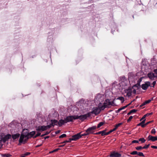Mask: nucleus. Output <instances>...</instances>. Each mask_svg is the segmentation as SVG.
<instances>
[{
    "label": "nucleus",
    "mask_w": 157,
    "mask_h": 157,
    "mask_svg": "<svg viewBox=\"0 0 157 157\" xmlns=\"http://www.w3.org/2000/svg\"><path fill=\"white\" fill-rule=\"evenodd\" d=\"M11 137V135L10 134H7L5 135L3 137L0 138V141H2L4 143L8 141Z\"/></svg>",
    "instance_id": "f03ea898"
},
{
    "label": "nucleus",
    "mask_w": 157,
    "mask_h": 157,
    "mask_svg": "<svg viewBox=\"0 0 157 157\" xmlns=\"http://www.w3.org/2000/svg\"><path fill=\"white\" fill-rule=\"evenodd\" d=\"M41 133L40 132H38L36 134L37 136H39L40 135Z\"/></svg>",
    "instance_id": "5fc2aeb1"
},
{
    "label": "nucleus",
    "mask_w": 157,
    "mask_h": 157,
    "mask_svg": "<svg viewBox=\"0 0 157 157\" xmlns=\"http://www.w3.org/2000/svg\"><path fill=\"white\" fill-rule=\"evenodd\" d=\"M29 133V134L30 136L31 137H32L34 136V135L35 134L36 132L35 131H32L31 132H30Z\"/></svg>",
    "instance_id": "393cba45"
},
{
    "label": "nucleus",
    "mask_w": 157,
    "mask_h": 157,
    "mask_svg": "<svg viewBox=\"0 0 157 157\" xmlns=\"http://www.w3.org/2000/svg\"><path fill=\"white\" fill-rule=\"evenodd\" d=\"M135 148L137 150H140L141 149H142V147L141 146H140L136 147Z\"/></svg>",
    "instance_id": "f704fd0d"
},
{
    "label": "nucleus",
    "mask_w": 157,
    "mask_h": 157,
    "mask_svg": "<svg viewBox=\"0 0 157 157\" xmlns=\"http://www.w3.org/2000/svg\"><path fill=\"white\" fill-rule=\"evenodd\" d=\"M139 141H141L142 143H144L146 141V140L144 138H140L139 140Z\"/></svg>",
    "instance_id": "c85d7f7f"
},
{
    "label": "nucleus",
    "mask_w": 157,
    "mask_h": 157,
    "mask_svg": "<svg viewBox=\"0 0 157 157\" xmlns=\"http://www.w3.org/2000/svg\"><path fill=\"white\" fill-rule=\"evenodd\" d=\"M141 87L144 90H146L147 88V82H146L145 84H142Z\"/></svg>",
    "instance_id": "aec40b11"
},
{
    "label": "nucleus",
    "mask_w": 157,
    "mask_h": 157,
    "mask_svg": "<svg viewBox=\"0 0 157 157\" xmlns=\"http://www.w3.org/2000/svg\"><path fill=\"white\" fill-rule=\"evenodd\" d=\"M36 130L37 132H41L46 130V128L45 126H39L36 127Z\"/></svg>",
    "instance_id": "1a4fd4ad"
},
{
    "label": "nucleus",
    "mask_w": 157,
    "mask_h": 157,
    "mask_svg": "<svg viewBox=\"0 0 157 157\" xmlns=\"http://www.w3.org/2000/svg\"><path fill=\"white\" fill-rule=\"evenodd\" d=\"M153 99V98H151V99L148 100V103H150L151 100Z\"/></svg>",
    "instance_id": "864d4df0"
},
{
    "label": "nucleus",
    "mask_w": 157,
    "mask_h": 157,
    "mask_svg": "<svg viewBox=\"0 0 157 157\" xmlns=\"http://www.w3.org/2000/svg\"><path fill=\"white\" fill-rule=\"evenodd\" d=\"M50 132L47 131L44 134V135H48L50 133Z\"/></svg>",
    "instance_id": "de8ad7c7"
},
{
    "label": "nucleus",
    "mask_w": 157,
    "mask_h": 157,
    "mask_svg": "<svg viewBox=\"0 0 157 157\" xmlns=\"http://www.w3.org/2000/svg\"><path fill=\"white\" fill-rule=\"evenodd\" d=\"M130 111L131 112V113H135L137 111V110L135 109H133L131 110Z\"/></svg>",
    "instance_id": "79ce46f5"
},
{
    "label": "nucleus",
    "mask_w": 157,
    "mask_h": 157,
    "mask_svg": "<svg viewBox=\"0 0 157 157\" xmlns=\"http://www.w3.org/2000/svg\"><path fill=\"white\" fill-rule=\"evenodd\" d=\"M60 132V131L59 130H58L56 132V134H58V133H59Z\"/></svg>",
    "instance_id": "6e6d98bb"
},
{
    "label": "nucleus",
    "mask_w": 157,
    "mask_h": 157,
    "mask_svg": "<svg viewBox=\"0 0 157 157\" xmlns=\"http://www.w3.org/2000/svg\"><path fill=\"white\" fill-rule=\"evenodd\" d=\"M114 103L113 101H111L109 99H107L105 100L104 104L107 108L109 105H113Z\"/></svg>",
    "instance_id": "423d86ee"
},
{
    "label": "nucleus",
    "mask_w": 157,
    "mask_h": 157,
    "mask_svg": "<svg viewBox=\"0 0 157 157\" xmlns=\"http://www.w3.org/2000/svg\"><path fill=\"white\" fill-rule=\"evenodd\" d=\"M72 140H71V139L70 138L69 139V140H66L65 141H64L62 143V144H64L65 143H69Z\"/></svg>",
    "instance_id": "c756f323"
},
{
    "label": "nucleus",
    "mask_w": 157,
    "mask_h": 157,
    "mask_svg": "<svg viewBox=\"0 0 157 157\" xmlns=\"http://www.w3.org/2000/svg\"><path fill=\"white\" fill-rule=\"evenodd\" d=\"M150 82H148V84H147V85H148V87L149 86H150Z\"/></svg>",
    "instance_id": "052dcab7"
},
{
    "label": "nucleus",
    "mask_w": 157,
    "mask_h": 157,
    "mask_svg": "<svg viewBox=\"0 0 157 157\" xmlns=\"http://www.w3.org/2000/svg\"><path fill=\"white\" fill-rule=\"evenodd\" d=\"M147 100H146L144 103L143 105H141L140 106H142V105H145L146 104H147Z\"/></svg>",
    "instance_id": "09e8293b"
},
{
    "label": "nucleus",
    "mask_w": 157,
    "mask_h": 157,
    "mask_svg": "<svg viewBox=\"0 0 157 157\" xmlns=\"http://www.w3.org/2000/svg\"><path fill=\"white\" fill-rule=\"evenodd\" d=\"M116 130H114V128L113 129L111 130L109 132H107V135H109V134L111 133L112 132H113V131H115Z\"/></svg>",
    "instance_id": "58836bf2"
},
{
    "label": "nucleus",
    "mask_w": 157,
    "mask_h": 157,
    "mask_svg": "<svg viewBox=\"0 0 157 157\" xmlns=\"http://www.w3.org/2000/svg\"><path fill=\"white\" fill-rule=\"evenodd\" d=\"M59 149H60V148H56V149L54 150V152H56V151H57Z\"/></svg>",
    "instance_id": "3c124183"
},
{
    "label": "nucleus",
    "mask_w": 157,
    "mask_h": 157,
    "mask_svg": "<svg viewBox=\"0 0 157 157\" xmlns=\"http://www.w3.org/2000/svg\"><path fill=\"white\" fill-rule=\"evenodd\" d=\"M97 128V127L96 126H93L92 127H89L87 129L86 132H87L89 133V135L90 134H93L94 132V130L96 129Z\"/></svg>",
    "instance_id": "20e7f679"
},
{
    "label": "nucleus",
    "mask_w": 157,
    "mask_h": 157,
    "mask_svg": "<svg viewBox=\"0 0 157 157\" xmlns=\"http://www.w3.org/2000/svg\"><path fill=\"white\" fill-rule=\"evenodd\" d=\"M148 77L151 79H153L156 76L154 74L150 73L148 74Z\"/></svg>",
    "instance_id": "a211bd4d"
},
{
    "label": "nucleus",
    "mask_w": 157,
    "mask_h": 157,
    "mask_svg": "<svg viewBox=\"0 0 157 157\" xmlns=\"http://www.w3.org/2000/svg\"><path fill=\"white\" fill-rule=\"evenodd\" d=\"M76 117V116H67L65 119V120L66 121V123L70 121H72L73 120L76 119L75 118Z\"/></svg>",
    "instance_id": "39448f33"
},
{
    "label": "nucleus",
    "mask_w": 157,
    "mask_h": 157,
    "mask_svg": "<svg viewBox=\"0 0 157 157\" xmlns=\"http://www.w3.org/2000/svg\"><path fill=\"white\" fill-rule=\"evenodd\" d=\"M132 118H133V117L132 116H130L129 117L128 119L127 120V122H130L131 121V120H132Z\"/></svg>",
    "instance_id": "4c0bfd02"
},
{
    "label": "nucleus",
    "mask_w": 157,
    "mask_h": 157,
    "mask_svg": "<svg viewBox=\"0 0 157 157\" xmlns=\"http://www.w3.org/2000/svg\"><path fill=\"white\" fill-rule=\"evenodd\" d=\"M152 114V112H151V113H148V116L149 115H151Z\"/></svg>",
    "instance_id": "0e129e2a"
},
{
    "label": "nucleus",
    "mask_w": 157,
    "mask_h": 157,
    "mask_svg": "<svg viewBox=\"0 0 157 157\" xmlns=\"http://www.w3.org/2000/svg\"><path fill=\"white\" fill-rule=\"evenodd\" d=\"M147 148V145L146 144L144 147H142V149Z\"/></svg>",
    "instance_id": "8fccbe9b"
},
{
    "label": "nucleus",
    "mask_w": 157,
    "mask_h": 157,
    "mask_svg": "<svg viewBox=\"0 0 157 157\" xmlns=\"http://www.w3.org/2000/svg\"><path fill=\"white\" fill-rule=\"evenodd\" d=\"M51 122L52 124V125L53 127L55 125H57V124H58V121L56 120H51Z\"/></svg>",
    "instance_id": "dca6fc26"
},
{
    "label": "nucleus",
    "mask_w": 157,
    "mask_h": 157,
    "mask_svg": "<svg viewBox=\"0 0 157 157\" xmlns=\"http://www.w3.org/2000/svg\"><path fill=\"white\" fill-rule=\"evenodd\" d=\"M37 137H38L36 135H35V136H33V138H36Z\"/></svg>",
    "instance_id": "bf43d9fd"
},
{
    "label": "nucleus",
    "mask_w": 157,
    "mask_h": 157,
    "mask_svg": "<svg viewBox=\"0 0 157 157\" xmlns=\"http://www.w3.org/2000/svg\"><path fill=\"white\" fill-rule=\"evenodd\" d=\"M138 152L136 151H134L131 153V154L132 155H137Z\"/></svg>",
    "instance_id": "7c9ffc66"
},
{
    "label": "nucleus",
    "mask_w": 157,
    "mask_h": 157,
    "mask_svg": "<svg viewBox=\"0 0 157 157\" xmlns=\"http://www.w3.org/2000/svg\"><path fill=\"white\" fill-rule=\"evenodd\" d=\"M151 133L152 134H155V129L154 128L152 129L151 131Z\"/></svg>",
    "instance_id": "ea45409f"
},
{
    "label": "nucleus",
    "mask_w": 157,
    "mask_h": 157,
    "mask_svg": "<svg viewBox=\"0 0 157 157\" xmlns=\"http://www.w3.org/2000/svg\"><path fill=\"white\" fill-rule=\"evenodd\" d=\"M152 121H148V124H149V123L152 122Z\"/></svg>",
    "instance_id": "338daca9"
},
{
    "label": "nucleus",
    "mask_w": 157,
    "mask_h": 157,
    "mask_svg": "<svg viewBox=\"0 0 157 157\" xmlns=\"http://www.w3.org/2000/svg\"><path fill=\"white\" fill-rule=\"evenodd\" d=\"M145 121V120H144L143 121H142L140 123L137 124V126H141L142 127L144 128L145 127V126L147 124V123L144 124Z\"/></svg>",
    "instance_id": "f8f14e48"
},
{
    "label": "nucleus",
    "mask_w": 157,
    "mask_h": 157,
    "mask_svg": "<svg viewBox=\"0 0 157 157\" xmlns=\"http://www.w3.org/2000/svg\"><path fill=\"white\" fill-rule=\"evenodd\" d=\"M20 136V134L17 133L12 135L11 136L13 140H15L16 139H17Z\"/></svg>",
    "instance_id": "4468645a"
},
{
    "label": "nucleus",
    "mask_w": 157,
    "mask_h": 157,
    "mask_svg": "<svg viewBox=\"0 0 157 157\" xmlns=\"http://www.w3.org/2000/svg\"><path fill=\"white\" fill-rule=\"evenodd\" d=\"M109 156L110 157H121V155L117 152L113 151L110 153Z\"/></svg>",
    "instance_id": "0eeeda50"
},
{
    "label": "nucleus",
    "mask_w": 157,
    "mask_h": 157,
    "mask_svg": "<svg viewBox=\"0 0 157 157\" xmlns=\"http://www.w3.org/2000/svg\"><path fill=\"white\" fill-rule=\"evenodd\" d=\"M121 110H122V109L121 108H119V109H118V111H119Z\"/></svg>",
    "instance_id": "774afa93"
},
{
    "label": "nucleus",
    "mask_w": 157,
    "mask_h": 157,
    "mask_svg": "<svg viewBox=\"0 0 157 157\" xmlns=\"http://www.w3.org/2000/svg\"><path fill=\"white\" fill-rule=\"evenodd\" d=\"M99 109H100L101 111V110H104L105 108H106L105 105L103 104V105L102 103H100L99 104Z\"/></svg>",
    "instance_id": "6ab92c4d"
},
{
    "label": "nucleus",
    "mask_w": 157,
    "mask_h": 157,
    "mask_svg": "<svg viewBox=\"0 0 157 157\" xmlns=\"http://www.w3.org/2000/svg\"><path fill=\"white\" fill-rule=\"evenodd\" d=\"M137 155L140 156H144L143 153L141 152H138Z\"/></svg>",
    "instance_id": "e433bc0d"
},
{
    "label": "nucleus",
    "mask_w": 157,
    "mask_h": 157,
    "mask_svg": "<svg viewBox=\"0 0 157 157\" xmlns=\"http://www.w3.org/2000/svg\"><path fill=\"white\" fill-rule=\"evenodd\" d=\"M52 126V124H51L49 125H47V126H45V127H46V130H47L48 128H50Z\"/></svg>",
    "instance_id": "c9c22d12"
},
{
    "label": "nucleus",
    "mask_w": 157,
    "mask_h": 157,
    "mask_svg": "<svg viewBox=\"0 0 157 157\" xmlns=\"http://www.w3.org/2000/svg\"><path fill=\"white\" fill-rule=\"evenodd\" d=\"M130 104H131V103H130L128 105H126V106H124L123 107H122L121 108L122 109V110L123 109L127 107L128 106V105H129Z\"/></svg>",
    "instance_id": "c03bdc74"
},
{
    "label": "nucleus",
    "mask_w": 157,
    "mask_h": 157,
    "mask_svg": "<svg viewBox=\"0 0 157 157\" xmlns=\"http://www.w3.org/2000/svg\"><path fill=\"white\" fill-rule=\"evenodd\" d=\"M64 145H65V144L63 145H59V147H63Z\"/></svg>",
    "instance_id": "4d7b16f0"
},
{
    "label": "nucleus",
    "mask_w": 157,
    "mask_h": 157,
    "mask_svg": "<svg viewBox=\"0 0 157 157\" xmlns=\"http://www.w3.org/2000/svg\"><path fill=\"white\" fill-rule=\"evenodd\" d=\"M25 139L24 135L23 134H21L20 137V138L19 140V143L18 145H20L23 142H25L26 141H24Z\"/></svg>",
    "instance_id": "9d476101"
},
{
    "label": "nucleus",
    "mask_w": 157,
    "mask_h": 157,
    "mask_svg": "<svg viewBox=\"0 0 157 157\" xmlns=\"http://www.w3.org/2000/svg\"><path fill=\"white\" fill-rule=\"evenodd\" d=\"M156 84V82L155 81H154L153 83H152V84L153 85V86H152V87H154V86Z\"/></svg>",
    "instance_id": "603ef678"
},
{
    "label": "nucleus",
    "mask_w": 157,
    "mask_h": 157,
    "mask_svg": "<svg viewBox=\"0 0 157 157\" xmlns=\"http://www.w3.org/2000/svg\"><path fill=\"white\" fill-rule=\"evenodd\" d=\"M147 115V114H145L144 115L143 117L140 119V121H142L144 120H145V118L146 117V116Z\"/></svg>",
    "instance_id": "72a5a7b5"
},
{
    "label": "nucleus",
    "mask_w": 157,
    "mask_h": 157,
    "mask_svg": "<svg viewBox=\"0 0 157 157\" xmlns=\"http://www.w3.org/2000/svg\"><path fill=\"white\" fill-rule=\"evenodd\" d=\"M125 92L126 93V96L129 97L131 95L132 91L131 90L128 89Z\"/></svg>",
    "instance_id": "f3484780"
},
{
    "label": "nucleus",
    "mask_w": 157,
    "mask_h": 157,
    "mask_svg": "<svg viewBox=\"0 0 157 157\" xmlns=\"http://www.w3.org/2000/svg\"><path fill=\"white\" fill-rule=\"evenodd\" d=\"M54 152V150H53L52 151H51L50 152H49V153H53V152Z\"/></svg>",
    "instance_id": "69168bd1"
},
{
    "label": "nucleus",
    "mask_w": 157,
    "mask_h": 157,
    "mask_svg": "<svg viewBox=\"0 0 157 157\" xmlns=\"http://www.w3.org/2000/svg\"><path fill=\"white\" fill-rule=\"evenodd\" d=\"M2 157H9L11 156V155L9 154H2Z\"/></svg>",
    "instance_id": "cd10ccee"
},
{
    "label": "nucleus",
    "mask_w": 157,
    "mask_h": 157,
    "mask_svg": "<svg viewBox=\"0 0 157 157\" xmlns=\"http://www.w3.org/2000/svg\"><path fill=\"white\" fill-rule=\"evenodd\" d=\"M148 138L149 139V140H151L152 141H154L156 140H157V136H153L150 135H149Z\"/></svg>",
    "instance_id": "ddd939ff"
},
{
    "label": "nucleus",
    "mask_w": 157,
    "mask_h": 157,
    "mask_svg": "<svg viewBox=\"0 0 157 157\" xmlns=\"http://www.w3.org/2000/svg\"><path fill=\"white\" fill-rule=\"evenodd\" d=\"M89 133L87 132H86H86L84 134H81V137L82 136H87L89 135Z\"/></svg>",
    "instance_id": "2f4dec72"
},
{
    "label": "nucleus",
    "mask_w": 157,
    "mask_h": 157,
    "mask_svg": "<svg viewBox=\"0 0 157 157\" xmlns=\"http://www.w3.org/2000/svg\"><path fill=\"white\" fill-rule=\"evenodd\" d=\"M90 116V113H88L86 114L83 115H81L80 116L78 115L76 116V117L75 118L76 119H79L82 121H83L86 119L87 117H89Z\"/></svg>",
    "instance_id": "f257e3e1"
},
{
    "label": "nucleus",
    "mask_w": 157,
    "mask_h": 157,
    "mask_svg": "<svg viewBox=\"0 0 157 157\" xmlns=\"http://www.w3.org/2000/svg\"><path fill=\"white\" fill-rule=\"evenodd\" d=\"M30 154V153L29 152H26L25 154L21 155L20 157H25L26 156L29 155Z\"/></svg>",
    "instance_id": "b1692460"
},
{
    "label": "nucleus",
    "mask_w": 157,
    "mask_h": 157,
    "mask_svg": "<svg viewBox=\"0 0 157 157\" xmlns=\"http://www.w3.org/2000/svg\"><path fill=\"white\" fill-rule=\"evenodd\" d=\"M141 81V78L139 79L137 81V83L134 86V87H136L137 89L138 90L140 88V82Z\"/></svg>",
    "instance_id": "9b49d317"
},
{
    "label": "nucleus",
    "mask_w": 157,
    "mask_h": 157,
    "mask_svg": "<svg viewBox=\"0 0 157 157\" xmlns=\"http://www.w3.org/2000/svg\"><path fill=\"white\" fill-rule=\"evenodd\" d=\"M131 113H132L131 112V111H130L129 113H128L127 115H129L130 114H131Z\"/></svg>",
    "instance_id": "13d9d810"
},
{
    "label": "nucleus",
    "mask_w": 157,
    "mask_h": 157,
    "mask_svg": "<svg viewBox=\"0 0 157 157\" xmlns=\"http://www.w3.org/2000/svg\"><path fill=\"white\" fill-rule=\"evenodd\" d=\"M139 142V140H133L132 141V143H137Z\"/></svg>",
    "instance_id": "a19ab883"
},
{
    "label": "nucleus",
    "mask_w": 157,
    "mask_h": 157,
    "mask_svg": "<svg viewBox=\"0 0 157 157\" xmlns=\"http://www.w3.org/2000/svg\"><path fill=\"white\" fill-rule=\"evenodd\" d=\"M41 145H42V144H40V145H37V146H36V147H39L40 146H41Z\"/></svg>",
    "instance_id": "e2e57ef3"
},
{
    "label": "nucleus",
    "mask_w": 157,
    "mask_h": 157,
    "mask_svg": "<svg viewBox=\"0 0 157 157\" xmlns=\"http://www.w3.org/2000/svg\"><path fill=\"white\" fill-rule=\"evenodd\" d=\"M104 124V122H100L98 125L97 126V128H99L102 126Z\"/></svg>",
    "instance_id": "a878e982"
},
{
    "label": "nucleus",
    "mask_w": 157,
    "mask_h": 157,
    "mask_svg": "<svg viewBox=\"0 0 157 157\" xmlns=\"http://www.w3.org/2000/svg\"><path fill=\"white\" fill-rule=\"evenodd\" d=\"M132 92L134 94H136V90L135 89H134L132 91Z\"/></svg>",
    "instance_id": "a18cd8bd"
},
{
    "label": "nucleus",
    "mask_w": 157,
    "mask_h": 157,
    "mask_svg": "<svg viewBox=\"0 0 157 157\" xmlns=\"http://www.w3.org/2000/svg\"><path fill=\"white\" fill-rule=\"evenodd\" d=\"M151 147L154 149H157V146H151Z\"/></svg>",
    "instance_id": "49530a36"
},
{
    "label": "nucleus",
    "mask_w": 157,
    "mask_h": 157,
    "mask_svg": "<svg viewBox=\"0 0 157 157\" xmlns=\"http://www.w3.org/2000/svg\"><path fill=\"white\" fill-rule=\"evenodd\" d=\"M101 134V131L99 132H96V133H94V134H95V135H98V134Z\"/></svg>",
    "instance_id": "37998d69"
},
{
    "label": "nucleus",
    "mask_w": 157,
    "mask_h": 157,
    "mask_svg": "<svg viewBox=\"0 0 157 157\" xmlns=\"http://www.w3.org/2000/svg\"><path fill=\"white\" fill-rule=\"evenodd\" d=\"M29 133H28L27 134H25V135H24V136L25 139H24V141H26L28 139H29Z\"/></svg>",
    "instance_id": "412c9836"
},
{
    "label": "nucleus",
    "mask_w": 157,
    "mask_h": 157,
    "mask_svg": "<svg viewBox=\"0 0 157 157\" xmlns=\"http://www.w3.org/2000/svg\"><path fill=\"white\" fill-rule=\"evenodd\" d=\"M117 99L121 101V102L123 103L124 101V99L123 97H120L118 98Z\"/></svg>",
    "instance_id": "4be33fe9"
},
{
    "label": "nucleus",
    "mask_w": 157,
    "mask_h": 157,
    "mask_svg": "<svg viewBox=\"0 0 157 157\" xmlns=\"http://www.w3.org/2000/svg\"><path fill=\"white\" fill-rule=\"evenodd\" d=\"M58 125L59 126H61L64 123H66V121L65 120L63 119H61L59 120L58 122Z\"/></svg>",
    "instance_id": "2eb2a0df"
},
{
    "label": "nucleus",
    "mask_w": 157,
    "mask_h": 157,
    "mask_svg": "<svg viewBox=\"0 0 157 157\" xmlns=\"http://www.w3.org/2000/svg\"><path fill=\"white\" fill-rule=\"evenodd\" d=\"M123 124V123H121L116 124L115 126L114 129L116 130L122 124Z\"/></svg>",
    "instance_id": "5701e85b"
},
{
    "label": "nucleus",
    "mask_w": 157,
    "mask_h": 157,
    "mask_svg": "<svg viewBox=\"0 0 157 157\" xmlns=\"http://www.w3.org/2000/svg\"><path fill=\"white\" fill-rule=\"evenodd\" d=\"M100 109L98 107H96L93 108L92 111L89 113H90V114H94L95 115H97L100 113Z\"/></svg>",
    "instance_id": "7ed1b4c3"
},
{
    "label": "nucleus",
    "mask_w": 157,
    "mask_h": 157,
    "mask_svg": "<svg viewBox=\"0 0 157 157\" xmlns=\"http://www.w3.org/2000/svg\"><path fill=\"white\" fill-rule=\"evenodd\" d=\"M81 137V133H78L72 136V138L71 139L72 140H76L78 139Z\"/></svg>",
    "instance_id": "6e6552de"
},
{
    "label": "nucleus",
    "mask_w": 157,
    "mask_h": 157,
    "mask_svg": "<svg viewBox=\"0 0 157 157\" xmlns=\"http://www.w3.org/2000/svg\"><path fill=\"white\" fill-rule=\"evenodd\" d=\"M154 72H155V73H157V69L155 70H154Z\"/></svg>",
    "instance_id": "680f3d73"
},
{
    "label": "nucleus",
    "mask_w": 157,
    "mask_h": 157,
    "mask_svg": "<svg viewBox=\"0 0 157 157\" xmlns=\"http://www.w3.org/2000/svg\"><path fill=\"white\" fill-rule=\"evenodd\" d=\"M105 131H106L105 130H104L101 131V136H103L104 135H108L107 132H106Z\"/></svg>",
    "instance_id": "bb28decb"
},
{
    "label": "nucleus",
    "mask_w": 157,
    "mask_h": 157,
    "mask_svg": "<svg viewBox=\"0 0 157 157\" xmlns=\"http://www.w3.org/2000/svg\"><path fill=\"white\" fill-rule=\"evenodd\" d=\"M66 136V134H63L60 136L59 137V138H63L64 137H65Z\"/></svg>",
    "instance_id": "473e14b6"
}]
</instances>
